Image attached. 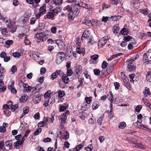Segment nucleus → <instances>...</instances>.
<instances>
[{
    "label": "nucleus",
    "mask_w": 151,
    "mask_h": 151,
    "mask_svg": "<svg viewBox=\"0 0 151 151\" xmlns=\"http://www.w3.org/2000/svg\"><path fill=\"white\" fill-rule=\"evenodd\" d=\"M81 40L83 42H87V43H90L92 41L91 37L89 36L88 31H84L82 35Z\"/></svg>",
    "instance_id": "obj_1"
},
{
    "label": "nucleus",
    "mask_w": 151,
    "mask_h": 151,
    "mask_svg": "<svg viewBox=\"0 0 151 151\" xmlns=\"http://www.w3.org/2000/svg\"><path fill=\"white\" fill-rule=\"evenodd\" d=\"M125 140L127 142H132L133 144L136 145L135 147L137 148H139L142 150H145L146 148V147L142 144L137 143L136 139L133 138H126Z\"/></svg>",
    "instance_id": "obj_2"
},
{
    "label": "nucleus",
    "mask_w": 151,
    "mask_h": 151,
    "mask_svg": "<svg viewBox=\"0 0 151 151\" xmlns=\"http://www.w3.org/2000/svg\"><path fill=\"white\" fill-rule=\"evenodd\" d=\"M65 54L63 52H59L57 54L56 58V63L58 64H60L64 59Z\"/></svg>",
    "instance_id": "obj_3"
},
{
    "label": "nucleus",
    "mask_w": 151,
    "mask_h": 151,
    "mask_svg": "<svg viewBox=\"0 0 151 151\" xmlns=\"http://www.w3.org/2000/svg\"><path fill=\"white\" fill-rule=\"evenodd\" d=\"M48 32V31H46L44 32L36 34L35 35V38L37 40H39L37 42H39L40 41H43L44 40V37L45 38V37H47L48 35H47V32Z\"/></svg>",
    "instance_id": "obj_4"
},
{
    "label": "nucleus",
    "mask_w": 151,
    "mask_h": 151,
    "mask_svg": "<svg viewBox=\"0 0 151 151\" xmlns=\"http://www.w3.org/2000/svg\"><path fill=\"white\" fill-rule=\"evenodd\" d=\"M108 36H105L101 38L98 42V45L101 47L104 46L107 42V41L109 39Z\"/></svg>",
    "instance_id": "obj_5"
},
{
    "label": "nucleus",
    "mask_w": 151,
    "mask_h": 151,
    "mask_svg": "<svg viewBox=\"0 0 151 151\" xmlns=\"http://www.w3.org/2000/svg\"><path fill=\"white\" fill-rule=\"evenodd\" d=\"M77 5L79 6L78 8L76 6H75L74 8V12H75L76 15H78L79 13L80 12V7L79 6L83 7L85 5H86L84 4H83V2H81L80 3H78L77 4Z\"/></svg>",
    "instance_id": "obj_6"
},
{
    "label": "nucleus",
    "mask_w": 151,
    "mask_h": 151,
    "mask_svg": "<svg viewBox=\"0 0 151 151\" xmlns=\"http://www.w3.org/2000/svg\"><path fill=\"white\" fill-rule=\"evenodd\" d=\"M60 76L62 77L63 81L65 83L67 84L69 82V78L66 76V75L64 74L62 72L61 73Z\"/></svg>",
    "instance_id": "obj_7"
},
{
    "label": "nucleus",
    "mask_w": 151,
    "mask_h": 151,
    "mask_svg": "<svg viewBox=\"0 0 151 151\" xmlns=\"http://www.w3.org/2000/svg\"><path fill=\"white\" fill-rule=\"evenodd\" d=\"M85 23L86 25L89 26H96L97 24V22H95L94 19L87 20L86 21Z\"/></svg>",
    "instance_id": "obj_8"
},
{
    "label": "nucleus",
    "mask_w": 151,
    "mask_h": 151,
    "mask_svg": "<svg viewBox=\"0 0 151 151\" xmlns=\"http://www.w3.org/2000/svg\"><path fill=\"white\" fill-rule=\"evenodd\" d=\"M60 70H57L56 71L52 73L51 76V78L52 80H54L58 76V75L61 74V73L62 72Z\"/></svg>",
    "instance_id": "obj_9"
},
{
    "label": "nucleus",
    "mask_w": 151,
    "mask_h": 151,
    "mask_svg": "<svg viewBox=\"0 0 151 151\" xmlns=\"http://www.w3.org/2000/svg\"><path fill=\"white\" fill-rule=\"evenodd\" d=\"M55 42L60 48H62L65 46L64 42L60 40H56Z\"/></svg>",
    "instance_id": "obj_10"
},
{
    "label": "nucleus",
    "mask_w": 151,
    "mask_h": 151,
    "mask_svg": "<svg viewBox=\"0 0 151 151\" xmlns=\"http://www.w3.org/2000/svg\"><path fill=\"white\" fill-rule=\"evenodd\" d=\"M76 52L79 54H82L83 55H84L85 50L84 48L81 47H77Z\"/></svg>",
    "instance_id": "obj_11"
},
{
    "label": "nucleus",
    "mask_w": 151,
    "mask_h": 151,
    "mask_svg": "<svg viewBox=\"0 0 151 151\" xmlns=\"http://www.w3.org/2000/svg\"><path fill=\"white\" fill-rule=\"evenodd\" d=\"M14 83L12 81L11 83L10 86H9L8 87L9 89L11 90V91L13 93H16L17 91L16 89L13 87Z\"/></svg>",
    "instance_id": "obj_12"
},
{
    "label": "nucleus",
    "mask_w": 151,
    "mask_h": 151,
    "mask_svg": "<svg viewBox=\"0 0 151 151\" xmlns=\"http://www.w3.org/2000/svg\"><path fill=\"white\" fill-rule=\"evenodd\" d=\"M128 63L127 68L129 71H131L134 70L135 67L130 61L128 62Z\"/></svg>",
    "instance_id": "obj_13"
},
{
    "label": "nucleus",
    "mask_w": 151,
    "mask_h": 151,
    "mask_svg": "<svg viewBox=\"0 0 151 151\" xmlns=\"http://www.w3.org/2000/svg\"><path fill=\"white\" fill-rule=\"evenodd\" d=\"M54 119L53 116H51V118L44 117L43 119V120L45 121L47 123V122H53Z\"/></svg>",
    "instance_id": "obj_14"
},
{
    "label": "nucleus",
    "mask_w": 151,
    "mask_h": 151,
    "mask_svg": "<svg viewBox=\"0 0 151 151\" xmlns=\"http://www.w3.org/2000/svg\"><path fill=\"white\" fill-rule=\"evenodd\" d=\"M5 144L6 148V150H8L12 148V144L11 143H10L9 141H8L6 142Z\"/></svg>",
    "instance_id": "obj_15"
},
{
    "label": "nucleus",
    "mask_w": 151,
    "mask_h": 151,
    "mask_svg": "<svg viewBox=\"0 0 151 151\" xmlns=\"http://www.w3.org/2000/svg\"><path fill=\"white\" fill-rule=\"evenodd\" d=\"M46 5L44 4L40 8L39 12L42 14L45 13L46 12Z\"/></svg>",
    "instance_id": "obj_16"
},
{
    "label": "nucleus",
    "mask_w": 151,
    "mask_h": 151,
    "mask_svg": "<svg viewBox=\"0 0 151 151\" xmlns=\"http://www.w3.org/2000/svg\"><path fill=\"white\" fill-rule=\"evenodd\" d=\"M124 40L125 42H127L129 41H134V39L132 37L128 36L125 37L124 39Z\"/></svg>",
    "instance_id": "obj_17"
},
{
    "label": "nucleus",
    "mask_w": 151,
    "mask_h": 151,
    "mask_svg": "<svg viewBox=\"0 0 151 151\" xmlns=\"http://www.w3.org/2000/svg\"><path fill=\"white\" fill-rule=\"evenodd\" d=\"M34 98L37 103H39L41 100L40 95L38 94L35 95L34 96Z\"/></svg>",
    "instance_id": "obj_18"
},
{
    "label": "nucleus",
    "mask_w": 151,
    "mask_h": 151,
    "mask_svg": "<svg viewBox=\"0 0 151 151\" xmlns=\"http://www.w3.org/2000/svg\"><path fill=\"white\" fill-rule=\"evenodd\" d=\"M100 105L98 101L94 102L93 104L92 108L94 109H97Z\"/></svg>",
    "instance_id": "obj_19"
},
{
    "label": "nucleus",
    "mask_w": 151,
    "mask_h": 151,
    "mask_svg": "<svg viewBox=\"0 0 151 151\" xmlns=\"http://www.w3.org/2000/svg\"><path fill=\"white\" fill-rule=\"evenodd\" d=\"M143 93L145 97L147 96L148 95L150 94L149 88L147 87H146L145 90L143 92Z\"/></svg>",
    "instance_id": "obj_20"
},
{
    "label": "nucleus",
    "mask_w": 151,
    "mask_h": 151,
    "mask_svg": "<svg viewBox=\"0 0 151 151\" xmlns=\"http://www.w3.org/2000/svg\"><path fill=\"white\" fill-rule=\"evenodd\" d=\"M60 119H61L60 125L63 127L64 126V125L65 123V121L67 119V117H61V118Z\"/></svg>",
    "instance_id": "obj_21"
},
{
    "label": "nucleus",
    "mask_w": 151,
    "mask_h": 151,
    "mask_svg": "<svg viewBox=\"0 0 151 151\" xmlns=\"http://www.w3.org/2000/svg\"><path fill=\"white\" fill-rule=\"evenodd\" d=\"M8 27L9 28L10 31L12 32H14L16 31L17 29L14 26L10 24H9L8 25Z\"/></svg>",
    "instance_id": "obj_22"
},
{
    "label": "nucleus",
    "mask_w": 151,
    "mask_h": 151,
    "mask_svg": "<svg viewBox=\"0 0 151 151\" xmlns=\"http://www.w3.org/2000/svg\"><path fill=\"white\" fill-rule=\"evenodd\" d=\"M23 86L25 88V90L27 91H30L32 89V87L31 86H29L26 83H24L23 85Z\"/></svg>",
    "instance_id": "obj_23"
},
{
    "label": "nucleus",
    "mask_w": 151,
    "mask_h": 151,
    "mask_svg": "<svg viewBox=\"0 0 151 151\" xmlns=\"http://www.w3.org/2000/svg\"><path fill=\"white\" fill-rule=\"evenodd\" d=\"M139 11L140 12L145 15H147L149 12V10L147 9H140Z\"/></svg>",
    "instance_id": "obj_24"
},
{
    "label": "nucleus",
    "mask_w": 151,
    "mask_h": 151,
    "mask_svg": "<svg viewBox=\"0 0 151 151\" xmlns=\"http://www.w3.org/2000/svg\"><path fill=\"white\" fill-rule=\"evenodd\" d=\"M126 126V123L124 122H122L119 123V128L120 129H123Z\"/></svg>",
    "instance_id": "obj_25"
},
{
    "label": "nucleus",
    "mask_w": 151,
    "mask_h": 151,
    "mask_svg": "<svg viewBox=\"0 0 151 151\" xmlns=\"http://www.w3.org/2000/svg\"><path fill=\"white\" fill-rule=\"evenodd\" d=\"M47 125V123L44 120L43 121H41L38 124V126L40 127H43L45 125Z\"/></svg>",
    "instance_id": "obj_26"
},
{
    "label": "nucleus",
    "mask_w": 151,
    "mask_h": 151,
    "mask_svg": "<svg viewBox=\"0 0 151 151\" xmlns=\"http://www.w3.org/2000/svg\"><path fill=\"white\" fill-rule=\"evenodd\" d=\"M85 113L83 111L80 112L79 113L80 117L83 120H84L85 119Z\"/></svg>",
    "instance_id": "obj_27"
},
{
    "label": "nucleus",
    "mask_w": 151,
    "mask_h": 151,
    "mask_svg": "<svg viewBox=\"0 0 151 151\" xmlns=\"http://www.w3.org/2000/svg\"><path fill=\"white\" fill-rule=\"evenodd\" d=\"M121 18V16H114L110 17V19L111 18L113 21H116L117 20L120 19Z\"/></svg>",
    "instance_id": "obj_28"
},
{
    "label": "nucleus",
    "mask_w": 151,
    "mask_h": 151,
    "mask_svg": "<svg viewBox=\"0 0 151 151\" xmlns=\"http://www.w3.org/2000/svg\"><path fill=\"white\" fill-rule=\"evenodd\" d=\"M63 10H67L68 12H71L72 11V8L70 6L68 5L63 8Z\"/></svg>",
    "instance_id": "obj_29"
},
{
    "label": "nucleus",
    "mask_w": 151,
    "mask_h": 151,
    "mask_svg": "<svg viewBox=\"0 0 151 151\" xmlns=\"http://www.w3.org/2000/svg\"><path fill=\"white\" fill-rule=\"evenodd\" d=\"M136 43V42H130L128 46V48L129 50H132L133 48V45H135Z\"/></svg>",
    "instance_id": "obj_30"
},
{
    "label": "nucleus",
    "mask_w": 151,
    "mask_h": 151,
    "mask_svg": "<svg viewBox=\"0 0 151 151\" xmlns=\"http://www.w3.org/2000/svg\"><path fill=\"white\" fill-rule=\"evenodd\" d=\"M75 17V15L73 13H70L68 15V19L69 20H73Z\"/></svg>",
    "instance_id": "obj_31"
},
{
    "label": "nucleus",
    "mask_w": 151,
    "mask_h": 151,
    "mask_svg": "<svg viewBox=\"0 0 151 151\" xmlns=\"http://www.w3.org/2000/svg\"><path fill=\"white\" fill-rule=\"evenodd\" d=\"M57 147V142H55V148L53 149V147H50L48 148L47 150V151H52L53 150L54 151H55L56 150Z\"/></svg>",
    "instance_id": "obj_32"
},
{
    "label": "nucleus",
    "mask_w": 151,
    "mask_h": 151,
    "mask_svg": "<svg viewBox=\"0 0 151 151\" xmlns=\"http://www.w3.org/2000/svg\"><path fill=\"white\" fill-rule=\"evenodd\" d=\"M104 117V115H103L102 116L100 117L97 120L98 123L99 125H101L103 119Z\"/></svg>",
    "instance_id": "obj_33"
},
{
    "label": "nucleus",
    "mask_w": 151,
    "mask_h": 151,
    "mask_svg": "<svg viewBox=\"0 0 151 151\" xmlns=\"http://www.w3.org/2000/svg\"><path fill=\"white\" fill-rule=\"evenodd\" d=\"M0 149L2 150H6V148L4 147V142L3 141H0Z\"/></svg>",
    "instance_id": "obj_34"
},
{
    "label": "nucleus",
    "mask_w": 151,
    "mask_h": 151,
    "mask_svg": "<svg viewBox=\"0 0 151 151\" xmlns=\"http://www.w3.org/2000/svg\"><path fill=\"white\" fill-rule=\"evenodd\" d=\"M53 1L55 5L60 4L62 3V0H53Z\"/></svg>",
    "instance_id": "obj_35"
},
{
    "label": "nucleus",
    "mask_w": 151,
    "mask_h": 151,
    "mask_svg": "<svg viewBox=\"0 0 151 151\" xmlns=\"http://www.w3.org/2000/svg\"><path fill=\"white\" fill-rule=\"evenodd\" d=\"M143 61L145 63L148 61V58L146 53L144 54L143 55Z\"/></svg>",
    "instance_id": "obj_36"
},
{
    "label": "nucleus",
    "mask_w": 151,
    "mask_h": 151,
    "mask_svg": "<svg viewBox=\"0 0 151 151\" xmlns=\"http://www.w3.org/2000/svg\"><path fill=\"white\" fill-rule=\"evenodd\" d=\"M128 33V30L127 29L124 28L122 29L120 31V33L121 34L125 35Z\"/></svg>",
    "instance_id": "obj_37"
},
{
    "label": "nucleus",
    "mask_w": 151,
    "mask_h": 151,
    "mask_svg": "<svg viewBox=\"0 0 151 151\" xmlns=\"http://www.w3.org/2000/svg\"><path fill=\"white\" fill-rule=\"evenodd\" d=\"M48 19L50 18H53L54 17V15L53 13L52 12L48 13L46 15Z\"/></svg>",
    "instance_id": "obj_38"
},
{
    "label": "nucleus",
    "mask_w": 151,
    "mask_h": 151,
    "mask_svg": "<svg viewBox=\"0 0 151 151\" xmlns=\"http://www.w3.org/2000/svg\"><path fill=\"white\" fill-rule=\"evenodd\" d=\"M17 69L15 65L13 66L11 68V74H14V73L17 71Z\"/></svg>",
    "instance_id": "obj_39"
},
{
    "label": "nucleus",
    "mask_w": 151,
    "mask_h": 151,
    "mask_svg": "<svg viewBox=\"0 0 151 151\" xmlns=\"http://www.w3.org/2000/svg\"><path fill=\"white\" fill-rule=\"evenodd\" d=\"M76 46H77V47H80V45L81 44V43L79 38L78 37L76 38Z\"/></svg>",
    "instance_id": "obj_40"
},
{
    "label": "nucleus",
    "mask_w": 151,
    "mask_h": 151,
    "mask_svg": "<svg viewBox=\"0 0 151 151\" xmlns=\"http://www.w3.org/2000/svg\"><path fill=\"white\" fill-rule=\"evenodd\" d=\"M82 71V68L81 66H79V67H76V72L77 74H78L80 73Z\"/></svg>",
    "instance_id": "obj_41"
},
{
    "label": "nucleus",
    "mask_w": 151,
    "mask_h": 151,
    "mask_svg": "<svg viewBox=\"0 0 151 151\" xmlns=\"http://www.w3.org/2000/svg\"><path fill=\"white\" fill-rule=\"evenodd\" d=\"M18 107V105L15 104L11 106V109L12 111H14Z\"/></svg>",
    "instance_id": "obj_42"
},
{
    "label": "nucleus",
    "mask_w": 151,
    "mask_h": 151,
    "mask_svg": "<svg viewBox=\"0 0 151 151\" xmlns=\"http://www.w3.org/2000/svg\"><path fill=\"white\" fill-rule=\"evenodd\" d=\"M137 127L139 129H146L147 128L146 126L142 124H141L140 125L137 126Z\"/></svg>",
    "instance_id": "obj_43"
},
{
    "label": "nucleus",
    "mask_w": 151,
    "mask_h": 151,
    "mask_svg": "<svg viewBox=\"0 0 151 151\" xmlns=\"http://www.w3.org/2000/svg\"><path fill=\"white\" fill-rule=\"evenodd\" d=\"M51 95V91H47L45 94L44 97L45 98L47 99Z\"/></svg>",
    "instance_id": "obj_44"
},
{
    "label": "nucleus",
    "mask_w": 151,
    "mask_h": 151,
    "mask_svg": "<svg viewBox=\"0 0 151 151\" xmlns=\"http://www.w3.org/2000/svg\"><path fill=\"white\" fill-rule=\"evenodd\" d=\"M93 148L92 146L91 145H90L85 148V149L87 151H91L92 150Z\"/></svg>",
    "instance_id": "obj_45"
},
{
    "label": "nucleus",
    "mask_w": 151,
    "mask_h": 151,
    "mask_svg": "<svg viewBox=\"0 0 151 151\" xmlns=\"http://www.w3.org/2000/svg\"><path fill=\"white\" fill-rule=\"evenodd\" d=\"M58 96L60 98L63 97L65 95L64 92L63 91H59Z\"/></svg>",
    "instance_id": "obj_46"
},
{
    "label": "nucleus",
    "mask_w": 151,
    "mask_h": 151,
    "mask_svg": "<svg viewBox=\"0 0 151 151\" xmlns=\"http://www.w3.org/2000/svg\"><path fill=\"white\" fill-rule=\"evenodd\" d=\"M142 106L141 105H137L136 107L135 110V111L138 112H140V110L142 109Z\"/></svg>",
    "instance_id": "obj_47"
},
{
    "label": "nucleus",
    "mask_w": 151,
    "mask_h": 151,
    "mask_svg": "<svg viewBox=\"0 0 151 151\" xmlns=\"http://www.w3.org/2000/svg\"><path fill=\"white\" fill-rule=\"evenodd\" d=\"M67 74L68 76H70L72 75L73 73V71L71 69H67Z\"/></svg>",
    "instance_id": "obj_48"
},
{
    "label": "nucleus",
    "mask_w": 151,
    "mask_h": 151,
    "mask_svg": "<svg viewBox=\"0 0 151 151\" xmlns=\"http://www.w3.org/2000/svg\"><path fill=\"white\" fill-rule=\"evenodd\" d=\"M32 54L33 56H34V57L36 58H39L40 57V54L39 53L36 51H33L32 52Z\"/></svg>",
    "instance_id": "obj_49"
},
{
    "label": "nucleus",
    "mask_w": 151,
    "mask_h": 151,
    "mask_svg": "<svg viewBox=\"0 0 151 151\" xmlns=\"http://www.w3.org/2000/svg\"><path fill=\"white\" fill-rule=\"evenodd\" d=\"M83 147V146L82 145L80 144L76 147L75 150L76 151H79Z\"/></svg>",
    "instance_id": "obj_50"
},
{
    "label": "nucleus",
    "mask_w": 151,
    "mask_h": 151,
    "mask_svg": "<svg viewBox=\"0 0 151 151\" xmlns=\"http://www.w3.org/2000/svg\"><path fill=\"white\" fill-rule=\"evenodd\" d=\"M143 102L146 105H147L151 109V104H150L147 100H144Z\"/></svg>",
    "instance_id": "obj_51"
},
{
    "label": "nucleus",
    "mask_w": 151,
    "mask_h": 151,
    "mask_svg": "<svg viewBox=\"0 0 151 151\" xmlns=\"http://www.w3.org/2000/svg\"><path fill=\"white\" fill-rule=\"evenodd\" d=\"M119 32V27L118 26L115 27L114 28L113 32L115 33H117Z\"/></svg>",
    "instance_id": "obj_52"
},
{
    "label": "nucleus",
    "mask_w": 151,
    "mask_h": 151,
    "mask_svg": "<svg viewBox=\"0 0 151 151\" xmlns=\"http://www.w3.org/2000/svg\"><path fill=\"white\" fill-rule=\"evenodd\" d=\"M13 56L14 57L19 58L21 56V53L20 52H14L13 53Z\"/></svg>",
    "instance_id": "obj_53"
},
{
    "label": "nucleus",
    "mask_w": 151,
    "mask_h": 151,
    "mask_svg": "<svg viewBox=\"0 0 151 151\" xmlns=\"http://www.w3.org/2000/svg\"><path fill=\"white\" fill-rule=\"evenodd\" d=\"M79 82L80 83L77 86V88H79L80 86H81L83 84V79L82 78H80L78 80Z\"/></svg>",
    "instance_id": "obj_54"
},
{
    "label": "nucleus",
    "mask_w": 151,
    "mask_h": 151,
    "mask_svg": "<svg viewBox=\"0 0 151 151\" xmlns=\"http://www.w3.org/2000/svg\"><path fill=\"white\" fill-rule=\"evenodd\" d=\"M59 9L58 8H56L51 10L52 12L54 13L58 14L59 12Z\"/></svg>",
    "instance_id": "obj_55"
},
{
    "label": "nucleus",
    "mask_w": 151,
    "mask_h": 151,
    "mask_svg": "<svg viewBox=\"0 0 151 151\" xmlns=\"http://www.w3.org/2000/svg\"><path fill=\"white\" fill-rule=\"evenodd\" d=\"M46 69L45 68H42L40 70V73L41 75H43L46 72Z\"/></svg>",
    "instance_id": "obj_56"
},
{
    "label": "nucleus",
    "mask_w": 151,
    "mask_h": 151,
    "mask_svg": "<svg viewBox=\"0 0 151 151\" xmlns=\"http://www.w3.org/2000/svg\"><path fill=\"white\" fill-rule=\"evenodd\" d=\"M85 100L88 104H90L91 101V99L90 97H86Z\"/></svg>",
    "instance_id": "obj_57"
},
{
    "label": "nucleus",
    "mask_w": 151,
    "mask_h": 151,
    "mask_svg": "<svg viewBox=\"0 0 151 151\" xmlns=\"http://www.w3.org/2000/svg\"><path fill=\"white\" fill-rule=\"evenodd\" d=\"M71 63L70 61H68L67 62L66 65L67 69H70Z\"/></svg>",
    "instance_id": "obj_58"
},
{
    "label": "nucleus",
    "mask_w": 151,
    "mask_h": 151,
    "mask_svg": "<svg viewBox=\"0 0 151 151\" xmlns=\"http://www.w3.org/2000/svg\"><path fill=\"white\" fill-rule=\"evenodd\" d=\"M107 65H108L107 63L105 61H104L103 62L102 65V68L103 69L105 68Z\"/></svg>",
    "instance_id": "obj_59"
},
{
    "label": "nucleus",
    "mask_w": 151,
    "mask_h": 151,
    "mask_svg": "<svg viewBox=\"0 0 151 151\" xmlns=\"http://www.w3.org/2000/svg\"><path fill=\"white\" fill-rule=\"evenodd\" d=\"M60 111H65L66 109V108L65 106H62L61 105H60Z\"/></svg>",
    "instance_id": "obj_60"
},
{
    "label": "nucleus",
    "mask_w": 151,
    "mask_h": 151,
    "mask_svg": "<svg viewBox=\"0 0 151 151\" xmlns=\"http://www.w3.org/2000/svg\"><path fill=\"white\" fill-rule=\"evenodd\" d=\"M41 129L40 128H38L37 129L35 132L34 134L35 135H37L39 133L41 132Z\"/></svg>",
    "instance_id": "obj_61"
},
{
    "label": "nucleus",
    "mask_w": 151,
    "mask_h": 151,
    "mask_svg": "<svg viewBox=\"0 0 151 151\" xmlns=\"http://www.w3.org/2000/svg\"><path fill=\"white\" fill-rule=\"evenodd\" d=\"M114 85L115 87V89L118 90L119 89V87L120 86L118 82H115L114 83Z\"/></svg>",
    "instance_id": "obj_62"
},
{
    "label": "nucleus",
    "mask_w": 151,
    "mask_h": 151,
    "mask_svg": "<svg viewBox=\"0 0 151 151\" xmlns=\"http://www.w3.org/2000/svg\"><path fill=\"white\" fill-rule=\"evenodd\" d=\"M13 42L12 40H9L5 41V44L8 45L12 44Z\"/></svg>",
    "instance_id": "obj_63"
},
{
    "label": "nucleus",
    "mask_w": 151,
    "mask_h": 151,
    "mask_svg": "<svg viewBox=\"0 0 151 151\" xmlns=\"http://www.w3.org/2000/svg\"><path fill=\"white\" fill-rule=\"evenodd\" d=\"M2 34L4 35H5L7 33V32L6 29L5 28L2 29L1 31Z\"/></svg>",
    "instance_id": "obj_64"
}]
</instances>
